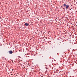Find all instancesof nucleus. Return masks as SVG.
I'll return each mask as SVG.
<instances>
[{
	"instance_id": "1",
	"label": "nucleus",
	"mask_w": 77,
	"mask_h": 77,
	"mask_svg": "<svg viewBox=\"0 0 77 77\" xmlns=\"http://www.w3.org/2000/svg\"><path fill=\"white\" fill-rule=\"evenodd\" d=\"M63 6L64 8L66 9H68L69 8V6L68 5H66L65 4H64L63 5Z\"/></svg>"
},
{
	"instance_id": "2",
	"label": "nucleus",
	"mask_w": 77,
	"mask_h": 77,
	"mask_svg": "<svg viewBox=\"0 0 77 77\" xmlns=\"http://www.w3.org/2000/svg\"><path fill=\"white\" fill-rule=\"evenodd\" d=\"M8 53L10 54H12V51H8Z\"/></svg>"
},
{
	"instance_id": "3",
	"label": "nucleus",
	"mask_w": 77,
	"mask_h": 77,
	"mask_svg": "<svg viewBox=\"0 0 77 77\" xmlns=\"http://www.w3.org/2000/svg\"><path fill=\"white\" fill-rule=\"evenodd\" d=\"M25 24L26 26H28L29 25V23H26Z\"/></svg>"
},
{
	"instance_id": "4",
	"label": "nucleus",
	"mask_w": 77,
	"mask_h": 77,
	"mask_svg": "<svg viewBox=\"0 0 77 77\" xmlns=\"http://www.w3.org/2000/svg\"><path fill=\"white\" fill-rule=\"evenodd\" d=\"M21 63H18V65H21Z\"/></svg>"
},
{
	"instance_id": "5",
	"label": "nucleus",
	"mask_w": 77,
	"mask_h": 77,
	"mask_svg": "<svg viewBox=\"0 0 77 77\" xmlns=\"http://www.w3.org/2000/svg\"><path fill=\"white\" fill-rule=\"evenodd\" d=\"M60 63H62V61H61Z\"/></svg>"
},
{
	"instance_id": "6",
	"label": "nucleus",
	"mask_w": 77,
	"mask_h": 77,
	"mask_svg": "<svg viewBox=\"0 0 77 77\" xmlns=\"http://www.w3.org/2000/svg\"><path fill=\"white\" fill-rule=\"evenodd\" d=\"M50 67H51V66H50Z\"/></svg>"
}]
</instances>
